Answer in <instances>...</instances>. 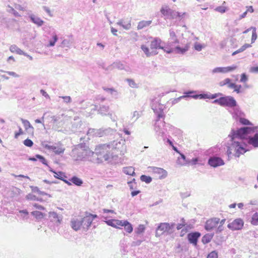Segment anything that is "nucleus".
<instances>
[{
	"instance_id": "nucleus-1",
	"label": "nucleus",
	"mask_w": 258,
	"mask_h": 258,
	"mask_svg": "<svg viewBox=\"0 0 258 258\" xmlns=\"http://www.w3.org/2000/svg\"><path fill=\"white\" fill-rule=\"evenodd\" d=\"M225 221V219L220 220L219 218L217 217L210 218L206 222L205 228L208 231L215 230L217 233H220L224 230L223 225Z\"/></svg>"
},
{
	"instance_id": "nucleus-2",
	"label": "nucleus",
	"mask_w": 258,
	"mask_h": 258,
	"mask_svg": "<svg viewBox=\"0 0 258 258\" xmlns=\"http://www.w3.org/2000/svg\"><path fill=\"white\" fill-rule=\"evenodd\" d=\"M256 128L255 127H244L236 131L232 130L230 135L231 140L233 141L236 138L249 140L251 138L249 135L253 133Z\"/></svg>"
},
{
	"instance_id": "nucleus-3",
	"label": "nucleus",
	"mask_w": 258,
	"mask_h": 258,
	"mask_svg": "<svg viewBox=\"0 0 258 258\" xmlns=\"http://www.w3.org/2000/svg\"><path fill=\"white\" fill-rule=\"evenodd\" d=\"M161 13L168 19H180L182 18L184 13H181L179 12L173 10L167 6L162 7L160 10Z\"/></svg>"
},
{
	"instance_id": "nucleus-4",
	"label": "nucleus",
	"mask_w": 258,
	"mask_h": 258,
	"mask_svg": "<svg viewBox=\"0 0 258 258\" xmlns=\"http://www.w3.org/2000/svg\"><path fill=\"white\" fill-rule=\"evenodd\" d=\"M233 151L236 157H239L240 155L246 152L245 149L238 142L233 141L230 146L228 147L227 153L228 156L232 154Z\"/></svg>"
},
{
	"instance_id": "nucleus-5",
	"label": "nucleus",
	"mask_w": 258,
	"mask_h": 258,
	"mask_svg": "<svg viewBox=\"0 0 258 258\" xmlns=\"http://www.w3.org/2000/svg\"><path fill=\"white\" fill-rule=\"evenodd\" d=\"M214 102L222 106L234 107L236 105V102L231 96L222 97L214 100Z\"/></svg>"
},
{
	"instance_id": "nucleus-6",
	"label": "nucleus",
	"mask_w": 258,
	"mask_h": 258,
	"mask_svg": "<svg viewBox=\"0 0 258 258\" xmlns=\"http://www.w3.org/2000/svg\"><path fill=\"white\" fill-rule=\"evenodd\" d=\"M172 227L168 223H161L157 228L156 236L159 237L166 232H169Z\"/></svg>"
},
{
	"instance_id": "nucleus-7",
	"label": "nucleus",
	"mask_w": 258,
	"mask_h": 258,
	"mask_svg": "<svg viewBox=\"0 0 258 258\" xmlns=\"http://www.w3.org/2000/svg\"><path fill=\"white\" fill-rule=\"evenodd\" d=\"M244 222L241 218H237L232 222H229L227 227L231 230H238L242 228Z\"/></svg>"
},
{
	"instance_id": "nucleus-8",
	"label": "nucleus",
	"mask_w": 258,
	"mask_h": 258,
	"mask_svg": "<svg viewBox=\"0 0 258 258\" xmlns=\"http://www.w3.org/2000/svg\"><path fill=\"white\" fill-rule=\"evenodd\" d=\"M151 171L154 174L155 177L158 179H163L165 178L167 175V172L163 168L151 167H150Z\"/></svg>"
},
{
	"instance_id": "nucleus-9",
	"label": "nucleus",
	"mask_w": 258,
	"mask_h": 258,
	"mask_svg": "<svg viewBox=\"0 0 258 258\" xmlns=\"http://www.w3.org/2000/svg\"><path fill=\"white\" fill-rule=\"evenodd\" d=\"M97 217L96 215H94L88 212H86L85 216L82 218L84 228L88 229L92 224L94 219Z\"/></svg>"
},
{
	"instance_id": "nucleus-10",
	"label": "nucleus",
	"mask_w": 258,
	"mask_h": 258,
	"mask_svg": "<svg viewBox=\"0 0 258 258\" xmlns=\"http://www.w3.org/2000/svg\"><path fill=\"white\" fill-rule=\"evenodd\" d=\"M226 85H228V88L234 89V91L236 92L237 93H240V89L241 88V85H237L234 83H231V80L229 78H226L220 83V85L221 86Z\"/></svg>"
},
{
	"instance_id": "nucleus-11",
	"label": "nucleus",
	"mask_w": 258,
	"mask_h": 258,
	"mask_svg": "<svg viewBox=\"0 0 258 258\" xmlns=\"http://www.w3.org/2000/svg\"><path fill=\"white\" fill-rule=\"evenodd\" d=\"M162 41L160 39L158 38H154L150 43V49L152 50V52H153L154 54L157 53L156 50L157 49H164V47L161 46Z\"/></svg>"
},
{
	"instance_id": "nucleus-12",
	"label": "nucleus",
	"mask_w": 258,
	"mask_h": 258,
	"mask_svg": "<svg viewBox=\"0 0 258 258\" xmlns=\"http://www.w3.org/2000/svg\"><path fill=\"white\" fill-rule=\"evenodd\" d=\"M71 227L75 231L80 230L83 226L84 227L83 223L81 218H73L72 219Z\"/></svg>"
},
{
	"instance_id": "nucleus-13",
	"label": "nucleus",
	"mask_w": 258,
	"mask_h": 258,
	"mask_svg": "<svg viewBox=\"0 0 258 258\" xmlns=\"http://www.w3.org/2000/svg\"><path fill=\"white\" fill-rule=\"evenodd\" d=\"M237 68L236 66H228L226 67H218L213 70L214 73H227L233 71Z\"/></svg>"
},
{
	"instance_id": "nucleus-14",
	"label": "nucleus",
	"mask_w": 258,
	"mask_h": 258,
	"mask_svg": "<svg viewBox=\"0 0 258 258\" xmlns=\"http://www.w3.org/2000/svg\"><path fill=\"white\" fill-rule=\"evenodd\" d=\"M209 165L214 167L222 165L224 164L223 160L219 157L211 158L208 161Z\"/></svg>"
},
{
	"instance_id": "nucleus-15",
	"label": "nucleus",
	"mask_w": 258,
	"mask_h": 258,
	"mask_svg": "<svg viewBox=\"0 0 258 258\" xmlns=\"http://www.w3.org/2000/svg\"><path fill=\"white\" fill-rule=\"evenodd\" d=\"M200 236L201 234L199 232H192L187 235V238L190 243L196 245L197 244L198 239Z\"/></svg>"
},
{
	"instance_id": "nucleus-16",
	"label": "nucleus",
	"mask_w": 258,
	"mask_h": 258,
	"mask_svg": "<svg viewBox=\"0 0 258 258\" xmlns=\"http://www.w3.org/2000/svg\"><path fill=\"white\" fill-rule=\"evenodd\" d=\"M250 31H252L251 43H254V42L257 38V34H256V28L255 27H250V28L247 29L246 30L244 31L243 32V34H246Z\"/></svg>"
},
{
	"instance_id": "nucleus-17",
	"label": "nucleus",
	"mask_w": 258,
	"mask_h": 258,
	"mask_svg": "<svg viewBox=\"0 0 258 258\" xmlns=\"http://www.w3.org/2000/svg\"><path fill=\"white\" fill-rule=\"evenodd\" d=\"M43 146L46 149H47L48 150H51L53 151L56 154H57L62 153L64 150V149H62V148H60L57 149V148L56 146H49L47 144L44 145Z\"/></svg>"
},
{
	"instance_id": "nucleus-18",
	"label": "nucleus",
	"mask_w": 258,
	"mask_h": 258,
	"mask_svg": "<svg viewBox=\"0 0 258 258\" xmlns=\"http://www.w3.org/2000/svg\"><path fill=\"white\" fill-rule=\"evenodd\" d=\"M247 143L254 147H258V134H255L253 137L249 138Z\"/></svg>"
},
{
	"instance_id": "nucleus-19",
	"label": "nucleus",
	"mask_w": 258,
	"mask_h": 258,
	"mask_svg": "<svg viewBox=\"0 0 258 258\" xmlns=\"http://www.w3.org/2000/svg\"><path fill=\"white\" fill-rule=\"evenodd\" d=\"M10 50L13 53H16L20 55L25 54L23 51L16 45H11L10 47Z\"/></svg>"
},
{
	"instance_id": "nucleus-20",
	"label": "nucleus",
	"mask_w": 258,
	"mask_h": 258,
	"mask_svg": "<svg viewBox=\"0 0 258 258\" xmlns=\"http://www.w3.org/2000/svg\"><path fill=\"white\" fill-rule=\"evenodd\" d=\"M123 227H124L125 231L128 233H132L133 231L132 225L126 220L124 221Z\"/></svg>"
},
{
	"instance_id": "nucleus-21",
	"label": "nucleus",
	"mask_w": 258,
	"mask_h": 258,
	"mask_svg": "<svg viewBox=\"0 0 258 258\" xmlns=\"http://www.w3.org/2000/svg\"><path fill=\"white\" fill-rule=\"evenodd\" d=\"M152 23V21H140L138 25L137 28L138 29H142L145 27H146L149 26Z\"/></svg>"
},
{
	"instance_id": "nucleus-22",
	"label": "nucleus",
	"mask_w": 258,
	"mask_h": 258,
	"mask_svg": "<svg viewBox=\"0 0 258 258\" xmlns=\"http://www.w3.org/2000/svg\"><path fill=\"white\" fill-rule=\"evenodd\" d=\"M213 234L208 233L205 234L202 237V242L204 244H207L210 242L213 237Z\"/></svg>"
},
{
	"instance_id": "nucleus-23",
	"label": "nucleus",
	"mask_w": 258,
	"mask_h": 258,
	"mask_svg": "<svg viewBox=\"0 0 258 258\" xmlns=\"http://www.w3.org/2000/svg\"><path fill=\"white\" fill-rule=\"evenodd\" d=\"M123 172L127 175L134 176L135 175V169L133 167H126L123 168Z\"/></svg>"
},
{
	"instance_id": "nucleus-24",
	"label": "nucleus",
	"mask_w": 258,
	"mask_h": 258,
	"mask_svg": "<svg viewBox=\"0 0 258 258\" xmlns=\"http://www.w3.org/2000/svg\"><path fill=\"white\" fill-rule=\"evenodd\" d=\"M194 93V92H185L184 93V95H183L182 96H181L180 97V98H185V97H192V98H198L199 97H200V98H204V96H203V95H191L190 94H192Z\"/></svg>"
},
{
	"instance_id": "nucleus-25",
	"label": "nucleus",
	"mask_w": 258,
	"mask_h": 258,
	"mask_svg": "<svg viewBox=\"0 0 258 258\" xmlns=\"http://www.w3.org/2000/svg\"><path fill=\"white\" fill-rule=\"evenodd\" d=\"M31 21L38 25V26H41L43 25L44 22L40 18L36 17V16H31L30 17Z\"/></svg>"
},
{
	"instance_id": "nucleus-26",
	"label": "nucleus",
	"mask_w": 258,
	"mask_h": 258,
	"mask_svg": "<svg viewBox=\"0 0 258 258\" xmlns=\"http://www.w3.org/2000/svg\"><path fill=\"white\" fill-rule=\"evenodd\" d=\"M169 39L171 40V42L174 43H178L179 41L177 39V36L173 31H170L169 32Z\"/></svg>"
},
{
	"instance_id": "nucleus-27",
	"label": "nucleus",
	"mask_w": 258,
	"mask_h": 258,
	"mask_svg": "<svg viewBox=\"0 0 258 258\" xmlns=\"http://www.w3.org/2000/svg\"><path fill=\"white\" fill-rule=\"evenodd\" d=\"M189 47V44H186L184 47L181 48L179 46L176 47L175 49L176 52L178 53L183 54L187 51Z\"/></svg>"
},
{
	"instance_id": "nucleus-28",
	"label": "nucleus",
	"mask_w": 258,
	"mask_h": 258,
	"mask_svg": "<svg viewBox=\"0 0 258 258\" xmlns=\"http://www.w3.org/2000/svg\"><path fill=\"white\" fill-rule=\"evenodd\" d=\"M31 214L37 219H42L45 216V214L38 211H33Z\"/></svg>"
},
{
	"instance_id": "nucleus-29",
	"label": "nucleus",
	"mask_w": 258,
	"mask_h": 258,
	"mask_svg": "<svg viewBox=\"0 0 258 258\" xmlns=\"http://www.w3.org/2000/svg\"><path fill=\"white\" fill-rule=\"evenodd\" d=\"M74 184L77 186H81L83 184V181L77 176H73L70 180Z\"/></svg>"
},
{
	"instance_id": "nucleus-30",
	"label": "nucleus",
	"mask_w": 258,
	"mask_h": 258,
	"mask_svg": "<svg viewBox=\"0 0 258 258\" xmlns=\"http://www.w3.org/2000/svg\"><path fill=\"white\" fill-rule=\"evenodd\" d=\"M250 223L252 225H258V213H254L251 218Z\"/></svg>"
},
{
	"instance_id": "nucleus-31",
	"label": "nucleus",
	"mask_w": 258,
	"mask_h": 258,
	"mask_svg": "<svg viewBox=\"0 0 258 258\" xmlns=\"http://www.w3.org/2000/svg\"><path fill=\"white\" fill-rule=\"evenodd\" d=\"M21 120L24 125L25 130H27L30 128L33 129V127L31 125L28 120L24 119L23 118H22Z\"/></svg>"
},
{
	"instance_id": "nucleus-32",
	"label": "nucleus",
	"mask_w": 258,
	"mask_h": 258,
	"mask_svg": "<svg viewBox=\"0 0 258 258\" xmlns=\"http://www.w3.org/2000/svg\"><path fill=\"white\" fill-rule=\"evenodd\" d=\"M145 229H146V227L144 225L140 224L137 227L136 231V233L137 234H141L144 232Z\"/></svg>"
},
{
	"instance_id": "nucleus-33",
	"label": "nucleus",
	"mask_w": 258,
	"mask_h": 258,
	"mask_svg": "<svg viewBox=\"0 0 258 258\" xmlns=\"http://www.w3.org/2000/svg\"><path fill=\"white\" fill-rule=\"evenodd\" d=\"M141 181L146 182V183H149L152 181V178L149 176L145 175H142L140 177Z\"/></svg>"
},
{
	"instance_id": "nucleus-34",
	"label": "nucleus",
	"mask_w": 258,
	"mask_h": 258,
	"mask_svg": "<svg viewBox=\"0 0 258 258\" xmlns=\"http://www.w3.org/2000/svg\"><path fill=\"white\" fill-rule=\"evenodd\" d=\"M141 48L147 56L154 54L153 52H152V51L150 52L149 48L144 45L141 46Z\"/></svg>"
},
{
	"instance_id": "nucleus-35",
	"label": "nucleus",
	"mask_w": 258,
	"mask_h": 258,
	"mask_svg": "<svg viewBox=\"0 0 258 258\" xmlns=\"http://www.w3.org/2000/svg\"><path fill=\"white\" fill-rule=\"evenodd\" d=\"M51 171L53 172L55 174V175H54V177L56 178H58V179L63 180V177H66L64 173H63L62 172L60 171V172H58V173H57L55 171Z\"/></svg>"
},
{
	"instance_id": "nucleus-36",
	"label": "nucleus",
	"mask_w": 258,
	"mask_h": 258,
	"mask_svg": "<svg viewBox=\"0 0 258 258\" xmlns=\"http://www.w3.org/2000/svg\"><path fill=\"white\" fill-rule=\"evenodd\" d=\"M124 220H119L115 219L114 224H115V228H120V227H123V222Z\"/></svg>"
},
{
	"instance_id": "nucleus-37",
	"label": "nucleus",
	"mask_w": 258,
	"mask_h": 258,
	"mask_svg": "<svg viewBox=\"0 0 258 258\" xmlns=\"http://www.w3.org/2000/svg\"><path fill=\"white\" fill-rule=\"evenodd\" d=\"M207 258H218L217 252L215 250L211 251L208 254Z\"/></svg>"
},
{
	"instance_id": "nucleus-38",
	"label": "nucleus",
	"mask_w": 258,
	"mask_h": 258,
	"mask_svg": "<svg viewBox=\"0 0 258 258\" xmlns=\"http://www.w3.org/2000/svg\"><path fill=\"white\" fill-rule=\"evenodd\" d=\"M239 122L244 125H251V123L247 119L245 118H240Z\"/></svg>"
},
{
	"instance_id": "nucleus-39",
	"label": "nucleus",
	"mask_w": 258,
	"mask_h": 258,
	"mask_svg": "<svg viewBox=\"0 0 258 258\" xmlns=\"http://www.w3.org/2000/svg\"><path fill=\"white\" fill-rule=\"evenodd\" d=\"M24 144L28 147H31L33 145V142L29 139H27L24 141Z\"/></svg>"
},
{
	"instance_id": "nucleus-40",
	"label": "nucleus",
	"mask_w": 258,
	"mask_h": 258,
	"mask_svg": "<svg viewBox=\"0 0 258 258\" xmlns=\"http://www.w3.org/2000/svg\"><path fill=\"white\" fill-rule=\"evenodd\" d=\"M26 199L28 200H30V201H36V200H38V199L36 197V196L34 195H33V194H29L28 195H27Z\"/></svg>"
},
{
	"instance_id": "nucleus-41",
	"label": "nucleus",
	"mask_w": 258,
	"mask_h": 258,
	"mask_svg": "<svg viewBox=\"0 0 258 258\" xmlns=\"http://www.w3.org/2000/svg\"><path fill=\"white\" fill-rule=\"evenodd\" d=\"M24 133L22 128L20 126H19V131L18 132H15L14 137L15 139H18L20 135H23Z\"/></svg>"
},
{
	"instance_id": "nucleus-42",
	"label": "nucleus",
	"mask_w": 258,
	"mask_h": 258,
	"mask_svg": "<svg viewBox=\"0 0 258 258\" xmlns=\"http://www.w3.org/2000/svg\"><path fill=\"white\" fill-rule=\"evenodd\" d=\"M36 157L37 158L39 159L43 164L46 165H47L46 160L42 156H41L40 155H36Z\"/></svg>"
},
{
	"instance_id": "nucleus-43",
	"label": "nucleus",
	"mask_w": 258,
	"mask_h": 258,
	"mask_svg": "<svg viewBox=\"0 0 258 258\" xmlns=\"http://www.w3.org/2000/svg\"><path fill=\"white\" fill-rule=\"evenodd\" d=\"M226 9H227L226 7H225L224 6H219V7H217L215 9V10L217 12L221 13H224L225 12Z\"/></svg>"
},
{
	"instance_id": "nucleus-44",
	"label": "nucleus",
	"mask_w": 258,
	"mask_h": 258,
	"mask_svg": "<svg viewBox=\"0 0 258 258\" xmlns=\"http://www.w3.org/2000/svg\"><path fill=\"white\" fill-rule=\"evenodd\" d=\"M186 225V224L185 221L183 220L182 223L177 224L176 228L178 230H180L183 229V228L185 227Z\"/></svg>"
},
{
	"instance_id": "nucleus-45",
	"label": "nucleus",
	"mask_w": 258,
	"mask_h": 258,
	"mask_svg": "<svg viewBox=\"0 0 258 258\" xmlns=\"http://www.w3.org/2000/svg\"><path fill=\"white\" fill-rule=\"evenodd\" d=\"M53 40L49 42V46H53L54 45L55 42L57 41L58 38L56 35H54L53 36Z\"/></svg>"
},
{
	"instance_id": "nucleus-46",
	"label": "nucleus",
	"mask_w": 258,
	"mask_h": 258,
	"mask_svg": "<svg viewBox=\"0 0 258 258\" xmlns=\"http://www.w3.org/2000/svg\"><path fill=\"white\" fill-rule=\"evenodd\" d=\"M127 81L128 83L130 86L132 87H137V84L135 81L132 79H127Z\"/></svg>"
},
{
	"instance_id": "nucleus-47",
	"label": "nucleus",
	"mask_w": 258,
	"mask_h": 258,
	"mask_svg": "<svg viewBox=\"0 0 258 258\" xmlns=\"http://www.w3.org/2000/svg\"><path fill=\"white\" fill-rule=\"evenodd\" d=\"M247 77L245 74H242L241 75L240 82L245 83L247 81Z\"/></svg>"
},
{
	"instance_id": "nucleus-48",
	"label": "nucleus",
	"mask_w": 258,
	"mask_h": 258,
	"mask_svg": "<svg viewBox=\"0 0 258 258\" xmlns=\"http://www.w3.org/2000/svg\"><path fill=\"white\" fill-rule=\"evenodd\" d=\"M33 206L34 208H35L36 209H37L38 210H45V208L43 206L40 205L38 204H36V203L34 204L33 205Z\"/></svg>"
},
{
	"instance_id": "nucleus-49",
	"label": "nucleus",
	"mask_w": 258,
	"mask_h": 258,
	"mask_svg": "<svg viewBox=\"0 0 258 258\" xmlns=\"http://www.w3.org/2000/svg\"><path fill=\"white\" fill-rule=\"evenodd\" d=\"M114 220L115 219L109 220L106 221V222L108 225L114 227V226H115L114 224Z\"/></svg>"
},
{
	"instance_id": "nucleus-50",
	"label": "nucleus",
	"mask_w": 258,
	"mask_h": 258,
	"mask_svg": "<svg viewBox=\"0 0 258 258\" xmlns=\"http://www.w3.org/2000/svg\"><path fill=\"white\" fill-rule=\"evenodd\" d=\"M251 47V45L250 44H244L243 46H242L240 49L241 50V51H244L246 49L249 48V47Z\"/></svg>"
},
{
	"instance_id": "nucleus-51",
	"label": "nucleus",
	"mask_w": 258,
	"mask_h": 258,
	"mask_svg": "<svg viewBox=\"0 0 258 258\" xmlns=\"http://www.w3.org/2000/svg\"><path fill=\"white\" fill-rule=\"evenodd\" d=\"M61 98L67 103H69L71 101V98L70 96H62Z\"/></svg>"
},
{
	"instance_id": "nucleus-52",
	"label": "nucleus",
	"mask_w": 258,
	"mask_h": 258,
	"mask_svg": "<svg viewBox=\"0 0 258 258\" xmlns=\"http://www.w3.org/2000/svg\"><path fill=\"white\" fill-rule=\"evenodd\" d=\"M162 49L164 50V51L168 53H171L173 51V48H170V47H168V48L167 47H166V48L164 47V49Z\"/></svg>"
},
{
	"instance_id": "nucleus-53",
	"label": "nucleus",
	"mask_w": 258,
	"mask_h": 258,
	"mask_svg": "<svg viewBox=\"0 0 258 258\" xmlns=\"http://www.w3.org/2000/svg\"><path fill=\"white\" fill-rule=\"evenodd\" d=\"M250 71L252 73H258V67H251Z\"/></svg>"
},
{
	"instance_id": "nucleus-54",
	"label": "nucleus",
	"mask_w": 258,
	"mask_h": 258,
	"mask_svg": "<svg viewBox=\"0 0 258 258\" xmlns=\"http://www.w3.org/2000/svg\"><path fill=\"white\" fill-rule=\"evenodd\" d=\"M10 76H13L14 77H18V75L16 74L15 72H9L7 73Z\"/></svg>"
},
{
	"instance_id": "nucleus-55",
	"label": "nucleus",
	"mask_w": 258,
	"mask_h": 258,
	"mask_svg": "<svg viewBox=\"0 0 258 258\" xmlns=\"http://www.w3.org/2000/svg\"><path fill=\"white\" fill-rule=\"evenodd\" d=\"M246 11L247 12L253 13V9L252 8V6L247 7Z\"/></svg>"
},
{
	"instance_id": "nucleus-56",
	"label": "nucleus",
	"mask_w": 258,
	"mask_h": 258,
	"mask_svg": "<svg viewBox=\"0 0 258 258\" xmlns=\"http://www.w3.org/2000/svg\"><path fill=\"white\" fill-rule=\"evenodd\" d=\"M140 192V190H136V191H133L132 192H131V195L132 196V197H134L135 196H137L138 194H139Z\"/></svg>"
},
{
	"instance_id": "nucleus-57",
	"label": "nucleus",
	"mask_w": 258,
	"mask_h": 258,
	"mask_svg": "<svg viewBox=\"0 0 258 258\" xmlns=\"http://www.w3.org/2000/svg\"><path fill=\"white\" fill-rule=\"evenodd\" d=\"M186 232H187V229L186 228H183V229H182L181 231L180 236H183L184 235V234L185 233H186Z\"/></svg>"
},
{
	"instance_id": "nucleus-58",
	"label": "nucleus",
	"mask_w": 258,
	"mask_h": 258,
	"mask_svg": "<svg viewBox=\"0 0 258 258\" xmlns=\"http://www.w3.org/2000/svg\"><path fill=\"white\" fill-rule=\"evenodd\" d=\"M103 211L104 213H114L113 210H108V209H103Z\"/></svg>"
},
{
	"instance_id": "nucleus-59",
	"label": "nucleus",
	"mask_w": 258,
	"mask_h": 258,
	"mask_svg": "<svg viewBox=\"0 0 258 258\" xmlns=\"http://www.w3.org/2000/svg\"><path fill=\"white\" fill-rule=\"evenodd\" d=\"M195 47L196 50L199 51L201 50L202 49V46L200 44L196 45Z\"/></svg>"
},
{
	"instance_id": "nucleus-60",
	"label": "nucleus",
	"mask_w": 258,
	"mask_h": 258,
	"mask_svg": "<svg viewBox=\"0 0 258 258\" xmlns=\"http://www.w3.org/2000/svg\"><path fill=\"white\" fill-rule=\"evenodd\" d=\"M241 52H242V51H241V50L239 48V49H238V50H236V51H234V52L232 53V55H235V54H237V53H238Z\"/></svg>"
},
{
	"instance_id": "nucleus-61",
	"label": "nucleus",
	"mask_w": 258,
	"mask_h": 258,
	"mask_svg": "<svg viewBox=\"0 0 258 258\" xmlns=\"http://www.w3.org/2000/svg\"><path fill=\"white\" fill-rule=\"evenodd\" d=\"M111 32H112V33H113V35H117L116 33H117V30H116V29H114V28H112L111 29Z\"/></svg>"
},
{
	"instance_id": "nucleus-62",
	"label": "nucleus",
	"mask_w": 258,
	"mask_h": 258,
	"mask_svg": "<svg viewBox=\"0 0 258 258\" xmlns=\"http://www.w3.org/2000/svg\"><path fill=\"white\" fill-rule=\"evenodd\" d=\"M41 94H42L43 96H48V94H47V93L43 90H41L40 91Z\"/></svg>"
},
{
	"instance_id": "nucleus-63",
	"label": "nucleus",
	"mask_w": 258,
	"mask_h": 258,
	"mask_svg": "<svg viewBox=\"0 0 258 258\" xmlns=\"http://www.w3.org/2000/svg\"><path fill=\"white\" fill-rule=\"evenodd\" d=\"M127 183H128V184H129V186H130V188H131V189H133V188H134V186H133V185H132L133 182H132V181H128Z\"/></svg>"
},
{
	"instance_id": "nucleus-64",
	"label": "nucleus",
	"mask_w": 258,
	"mask_h": 258,
	"mask_svg": "<svg viewBox=\"0 0 258 258\" xmlns=\"http://www.w3.org/2000/svg\"><path fill=\"white\" fill-rule=\"evenodd\" d=\"M20 212L21 213H23V214H24L25 215H28V211L26 210L20 211Z\"/></svg>"
}]
</instances>
